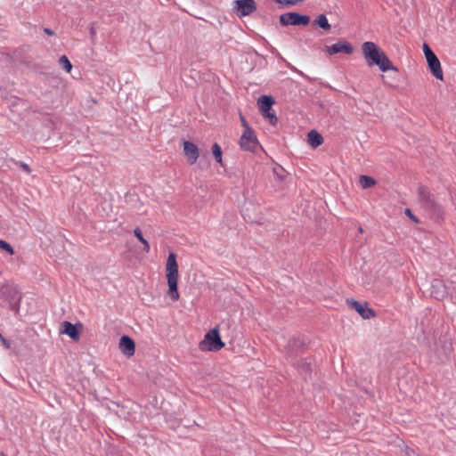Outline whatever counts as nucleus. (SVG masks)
<instances>
[{
  "mask_svg": "<svg viewBox=\"0 0 456 456\" xmlns=\"http://www.w3.org/2000/svg\"><path fill=\"white\" fill-rule=\"evenodd\" d=\"M362 56L368 66H378L382 72L397 71L386 53L374 42L366 41L361 46Z\"/></svg>",
  "mask_w": 456,
  "mask_h": 456,
  "instance_id": "obj_1",
  "label": "nucleus"
},
{
  "mask_svg": "<svg viewBox=\"0 0 456 456\" xmlns=\"http://www.w3.org/2000/svg\"><path fill=\"white\" fill-rule=\"evenodd\" d=\"M166 278L167 281V296L174 302L178 301L180 294L178 291L179 270L176 261V255L169 253L166 263Z\"/></svg>",
  "mask_w": 456,
  "mask_h": 456,
  "instance_id": "obj_2",
  "label": "nucleus"
},
{
  "mask_svg": "<svg viewBox=\"0 0 456 456\" xmlns=\"http://www.w3.org/2000/svg\"><path fill=\"white\" fill-rule=\"evenodd\" d=\"M419 202L425 212L433 219H444V208L438 204L430 191L425 187L418 189Z\"/></svg>",
  "mask_w": 456,
  "mask_h": 456,
  "instance_id": "obj_3",
  "label": "nucleus"
},
{
  "mask_svg": "<svg viewBox=\"0 0 456 456\" xmlns=\"http://www.w3.org/2000/svg\"><path fill=\"white\" fill-rule=\"evenodd\" d=\"M225 344L222 341L219 334V327L208 331L204 339L200 343L199 347L201 351H219L224 348Z\"/></svg>",
  "mask_w": 456,
  "mask_h": 456,
  "instance_id": "obj_4",
  "label": "nucleus"
},
{
  "mask_svg": "<svg viewBox=\"0 0 456 456\" xmlns=\"http://www.w3.org/2000/svg\"><path fill=\"white\" fill-rule=\"evenodd\" d=\"M274 103L273 97L268 95H262L258 98L257 105L262 115L269 120V123L275 125L277 122V117L274 111L272 110V106Z\"/></svg>",
  "mask_w": 456,
  "mask_h": 456,
  "instance_id": "obj_5",
  "label": "nucleus"
},
{
  "mask_svg": "<svg viewBox=\"0 0 456 456\" xmlns=\"http://www.w3.org/2000/svg\"><path fill=\"white\" fill-rule=\"evenodd\" d=\"M239 145L242 151L255 152L260 144L255 132L252 129H247L240 135Z\"/></svg>",
  "mask_w": 456,
  "mask_h": 456,
  "instance_id": "obj_6",
  "label": "nucleus"
},
{
  "mask_svg": "<svg viewBox=\"0 0 456 456\" xmlns=\"http://www.w3.org/2000/svg\"><path fill=\"white\" fill-rule=\"evenodd\" d=\"M280 22L283 26H306L310 22V17L297 12H287L280 16Z\"/></svg>",
  "mask_w": 456,
  "mask_h": 456,
  "instance_id": "obj_7",
  "label": "nucleus"
},
{
  "mask_svg": "<svg viewBox=\"0 0 456 456\" xmlns=\"http://www.w3.org/2000/svg\"><path fill=\"white\" fill-rule=\"evenodd\" d=\"M234 11L240 16H248L256 10V4L255 0H235Z\"/></svg>",
  "mask_w": 456,
  "mask_h": 456,
  "instance_id": "obj_8",
  "label": "nucleus"
},
{
  "mask_svg": "<svg viewBox=\"0 0 456 456\" xmlns=\"http://www.w3.org/2000/svg\"><path fill=\"white\" fill-rule=\"evenodd\" d=\"M346 304L354 309L363 319H370L376 316L375 312L369 307L366 302H358L354 299H347Z\"/></svg>",
  "mask_w": 456,
  "mask_h": 456,
  "instance_id": "obj_9",
  "label": "nucleus"
},
{
  "mask_svg": "<svg viewBox=\"0 0 456 456\" xmlns=\"http://www.w3.org/2000/svg\"><path fill=\"white\" fill-rule=\"evenodd\" d=\"M325 51L328 54L333 55L337 53L351 54L354 52V48L351 44L347 41H338L332 45L326 46Z\"/></svg>",
  "mask_w": 456,
  "mask_h": 456,
  "instance_id": "obj_10",
  "label": "nucleus"
},
{
  "mask_svg": "<svg viewBox=\"0 0 456 456\" xmlns=\"http://www.w3.org/2000/svg\"><path fill=\"white\" fill-rule=\"evenodd\" d=\"M4 295L9 302L11 310L14 311L15 313H18L21 299V296L18 289L13 287H8L4 291Z\"/></svg>",
  "mask_w": 456,
  "mask_h": 456,
  "instance_id": "obj_11",
  "label": "nucleus"
},
{
  "mask_svg": "<svg viewBox=\"0 0 456 456\" xmlns=\"http://www.w3.org/2000/svg\"><path fill=\"white\" fill-rule=\"evenodd\" d=\"M183 149L187 161L191 165L195 164L200 156V150L198 146L190 141H184L183 143Z\"/></svg>",
  "mask_w": 456,
  "mask_h": 456,
  "instance_id": "obj_12",
  "label": "nucleus"
},
{
  "mask_svg": "<svg viewBox=\"0 0 456 456\" xmlns=\"http://www.w3.org/2000/svg\"><path fill=\"white\" fill-rule=\"evenodd\" d=\"M118 347L123 354L131 357L135 352V344L132 338L127 336L121 337Z\"/></svg>",
  "mask_w": 456,
  "mask_h": 456,
  "instance_id": "obj_13",
  "label": "nucleus"
},
{
  "mask_svg": "<svg viewBox=\"0 0 456 456\" xmlns=\"http://www.w3.org/2000/svg\"><path fill=\"white\" fill-rule=\"evenodd\" d=\"M428 68H429L431 73L433 74V76L436 78L443 81L444 80V73H443V69L441 67V62L438 60V58H436V60L428 61Z\"/></svg>",
  "mask_w": 456,
  "mask_h": 456,
  "instance_id": "obj_14",
  "label": "nucleus"
},
{
  "mask_svg": "<svg viewBox=\"0 0 456 456\" xmlns=\"http://www.w3.org/2000/svg\"><path fill=\"white\" fill-rule=\"evenodd\" d=\"M62 332L66 335H68L70 338H72L74 341L79 340V332L77 330V327L72 324L69 322H64L62 323Z\"/></svg>",
  "mask_w": 456,
  "mask_h": 456,
  "instance_id": "obj_15",
  "label": "nucleus"
},
{
  "mask_svg": "<svg viewBox=\"0 0 456 456\" xmlns=\"http://www.w3.org/2000/svg\"><path fill=\"white\" fill-rule=\"evenodd\" d=\"M308 143L313 148H317L323 143V137L315 130H311L307 134Z\"/></svg>",
  "mask_w": 456,
  "mask_h": 456,
  "instance_id": "obj_16",
  "label": "nucleus"
},
{
  "mask_svg": "<svg viewBox=\"0 0 456 456\" xmlns=\"http://www.w3.org/2000/svg\"><path fill=\"white\" fill-rule=\"evenodd\" d=\"M444 286L442 281H435L431 287V295L436 299H441L444 297Z\"/></svg>",
  "mask_w": 456,
  "mask_h": 456,
  "instance_id": "obj_17",
  "label": "nucleus"
},
{
  "mask_svg": "<svg viewBox=\"0 0 456 456\" xmlns=\"http://www.w3.org/2000/svg\"><path fill=\"white\" fill-rule=\"evenodd\" d=\"M314 25H316L322 29L329 31L331 28L330 24L328 21L327 17L324 14H320L316 17V19L314 21Z\"/></svg>",
  "mask_w": 456,
  "mask_h": 456,
  "instance_id": "obj_18",
  "label": "nucleus"
},
{
  "mask_svg": "<svg viewBox=\"0 0 456 456\" xmlns=\"http://www.w3.org/2000/svg\"><path fill=\"white\" fill-rule=\"evenodd\" d=\"M359 183L363 189L370 188L376 184V181L368 175H361L359 177Z\"/></svg>",
  "mask_w": 456,
  "mask_h": 456,
  "instance_id": "obj_19",
  "label": "nucleus"
},
{
  "mask_svg": "<svg viewBox=\"0 0 456 456\" xmlns=\"http://www.w3.org/2000/svg\"><path fill=\"white\" fill-rule=\"evenodd\" d=\"M212 154L218 164L223 166V151L218 143H214L212 146Z\"/></svg>",
  "mask_w": 456,
  "mask_h": 456,
  "instance_id": "obj_20",
  "label": "nucleus"
},
{
  "mask_svg": "<svg viewBox=\"0 0 456 456\" xmlns=\"http://www.w3.org/2000/svg\"><path fill=\"white\" fill-rule=\"evenodd\" d=\"M59 64L68 73H69L72 69V64L66 55L60 57Z\"/></svg>",
  "mask_w": 456,
  "mask_h": 456,
  "instance_id": "obj_21",
  "label": "nucleus"
},
{
  "mask_svg": "<svg viewBox=\"0 0 456 456\" xmlns=\"http://www.w3.org/2000/svg\"><path fill=\"white\" fill-rule=\"evenodd\" d=\"M423 52L428 62L430 61L436 60V55L426 43L423 44Z\"/></svg>",
  "mask_w": 456,
  "mask_h": 456,
  "instance_id": "obj_22",
  "label": "nucleus"
},
{
  "mask_svg": "<svg viewBox=\"0 0 456 456\" xmlns=\"http://www.w3.org/2000/svg\"><path fill=\"white\" fill-rule=\"evenodd\" d=\"M0 248L3 249V250H5L10 255H13L14 254V250H13L12 247L8 242H6L5 240H0Z\"/></svg>",
  "mask_w": 456,
  "mask_h": 456,
  "instance_id": "obj_23",
  "label": "nucleus"
},
{
  "mask_svg": "<svg viewBox=\"0 0 456 456\" xmlns=\"http://www.w3.org/2000/svg\"><path fill=\"white\" fill-rule=\"evenodd\" d=\"M275 3L282 5H295L304 0H273Z\"/></svg>",
  "mask_w": 456,
  "mask_h": 456,
  "instance_id": "obj_24",
  "label": "nucleus"
},
{
  "mask_svg": "<svg viewBox=\"0 0 456 456\" xmlns=\"http://www.w3.org/2000/svg\"><path fill=\"white\" fill-rule=\"evenodd\" d=\"M0 342L2 343V345L6 348V349H9L11 347V344L10 342L5 339L2 334L0 333Z\"/></svg>",
  "mask_w": 456,
  "mask_h": 456,
  "instance_id": "obj_25",
  "label": "nucleus"
},
{
  "mask_svg": "<svg viewBox=\"0 0 456 456\" xmlns=\"http://www.w3.org/2000/svg\"><path fill=\"white\" fill-rule=\"evenodd\" d=\"M240 122H241L242 126L244 127V130H247V129H252V128L248 126V122H247L246 118H245L242 115H240Z\"/></svg>",
  "mask_w": 456,
  "mask_h": 456,
  "instance_id": "obj_26",
  "label": "nucleus"
},
{
  "mask_svg": "<svg viewBox=\"0 0 456 456\" xmlns=\"http://www.w3.org/2000/svg\"><path fill=\"white\" fill-rule=\"evenodd\" d=\"M140 241L143 245V251L148 253L150 251V245H149L148 241L144 238H142V240H141Z\"/></svg>",
  "mask_w": 456,
  "mask_h": 456,
  "instance_id": "obj_27",
  "label": "nucleus"
},
{
  "mask_svg": "<svg viewBox=\"0 0 456 456\" xmlns=\"http://www.w3.org/2000/svg\"><path fill=\"white\" fill-rule=\"evenodd\" d=\"M134 236H135L139 240H142V238H143V236H142V232H141V230H140L139 228H135V229L134 230Z\"/></svg>",
  "mask_w": 456,
  "mask_h": 456,
  "instance_id": "obj_28",
  "label": "nucleus"
},
{
  "mask_svg": "<svg viewBox=\"0 0 456 456\" xmlns=\"http://www.w3.org/2000/svg\"><path fill=\"white\" fill-rule=\"evenodd\" d=\"M405 214L411 219L413 220L415 223H419V220L411 214V210L409 208H407L405 210Z\"/></svg>",
  "mask_w": 456,
  "mask_h": 456,
  "instance_id": "obj_29",
  "label": "nucleus"
},
{
  "mask_svg": "<svg viewBox=\"0 0 456 456\" xmlns=\"http://www.w3.org/2000/svg\"><path fill=\"white\" fill-rule=\"evenodd\" d=\"M22 168L27 172V173H30V168L27 165V164H22Z\"/></svg>",
  "mask_w": 456,
  "mask_h": 456,
  "instance_id": "obj_30",
  "label": "nucleus"
},
{
  "mask_svg": "<svg viewBox=\"0 0 456 456\" xmlns=\"http://www.w3.org/2000/svg\"><path fill=\"white\" fill-rule=\"evenodd\" d=\"M44 30L49 36H53V31L51 30L50 28H45Z\"/></svg>",
  "mask_w": 456,
  "mask_h": 456,
  "instance_id": "obj_31",
  "label": "nucleus"
},
{
  "mask_svg": "<svg viewBox=\"0 0 456 456\" xmlns=\"http://www.w3.org/2000/svg\"><path fill=\"white\" fill-rule=\"evenodd\" d=\"M358 230H359V232H363V230H362V228L361 226L359 227V229H358Z\"/></svg>",
  "mask_w": 456,
  "mask_h": 456,
  "instance_id": "obj_32",
  "label": "nucleus"
}]
</instances>
